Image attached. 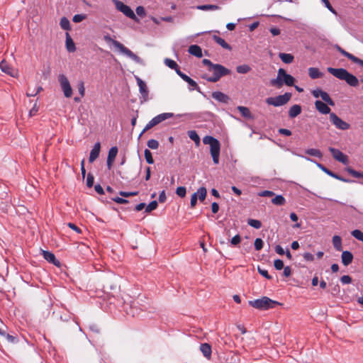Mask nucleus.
I'll use <instances>...</instances> for the list:
<instances>
[{"label": "nucleus", "instance_id": "2eb2a0df", "mask_svg": "<svg viewBox=\"0 0 363 363\" xmlns=\"http://www.w3.org/2000/svg\"><path fill=\"white\" fill-rule=\"evenodd\" d=\"M101 145L100 143H96L91 149L89 155V161L92 163L99 157L100 153Z\"/></svg>", "mask_w": 363, "mask_h": 363}, {"label": "nucleus", "instance_id": "37998d69", "mask_svg": "<svg viewBox=\"0 0 363 363\" xmlns=\"http://www.w3.org/2000/svg\"><path fill=\"white\" fill-rule=\"evenodd\" d=\"M157 207V202L156 201H153L150 202L146 207H145V212L150 213L152 211L156 209Z\"/></svg>", "mask_w": 363, "mask_h": 363}, {"label": "nucleus", "instance_id": "e433bc0d", "mask_svg": "<svg viewBox=\"0 0 363 363\" xmlns=\"http://www.w3.org/2000/svg\"><path fill=\"white\" fill-rule=\"evenodd\" d=\"M118 153V148L116 147H112L109 151L108 155V160L109 161H114L115 158Z\"/></svg>", "mask_w": 363, "mask_h": 363}, {"label": "nucleus", "instance_id": "423d86ee", "mask_svg": "<svg viewBox=\"0 0 363 363\" xmlns=\"http://www.w3.org/2000/svg\"><path fill=\"white\" fill-rule=\"evenodd\" d=\"M112 2L114 4L116 9L123 13L126 17L138 22L139 20L135 14L134 11L131 9L130 6L124 4L122 1L119 0H112Z\"/></svg>", "mask_w": 363, "mask_h": 363}, {"label": "nucleus", "instance_id": "a878e982", "mask_svg": "<svg viewBox=\"0 0 363 363\" xmlns=\"http://www.w3.org/2000/svg\"><path fill=\"white\" fill-rule=\"evenodd\" d=\"M318 166L319 167V168H320L324 172H325L327 174L330 175V177H334L335 179H337L339 180H341V181H343V182H348L347 180L345 179H342L340 177L337 176V174H335V173L332 172L331 171H330L329 169H328L326 167H323L322 164H318Z\"/></svg>", "mask_w": 363, "mask_h": 363}, {"label": "nucleus", "instance_id": "ea45409f", "mask_svg": "<svg viewBox=\"0 0 363 363\" xmlns=\"http://www.w3.org/2000/svg\"><path fill=\"white\" fill-rule=\"evenodd\" d=\"M247 224L252 228L256 229H259L262 227V223L259 220L256 219H249L247 220Z\"/></svg>", "mask_w": 363, "mask_h": 363}, {"label": "nucleus", "instance_id": "4be33fe9", "mask_svg": "<svg viewBox=\"0 0 363 363\" xmlns=\"http://www.w3.org/2000/svg\"><path fill=\"white\" fill-rule=\"evenodd\" d=\"M189 52L191 55H194L197 57H202V50L199 45H191L189 48Z\"/></svg>", "mask_w": 363, "mask_h": 363}, {"label": "nucleus", "instance_id": "774afa93", "mask_svg": "<svg viewBox=\"0 0 363 363\" xmlns=\"http://www.w3.org/2000/svg\"><path fill=\"white\" fill-rule=\"evenodd\" d=\"M323 91H322L320 89H315L312 91V94L315 98H319L320 97V95L322 94Z\"/></svg>", "mask_w": 363, "mask_h": 363}, {"label": "nucleus", "instance_id": "f704fd0d", "mask_svg": "<svg viewBox=\"0 0 363 363\" xmlns=\"http://www.w3.org/2000/svg\"><path fill=\"white\" fill-rule=\"evenodd\" d=\"M251 70V67L248 65H241L236 67V71L239 74H247Z\"/></svg>", "mask_w": 363, "mask_h": 363}, {"label": "nucleus", "instance_id": "69168bd1", "mask_svg": "<svg viewBox=\"0 0 363 363\" xmlns=\"http://www.w3.org/2000/svg\"><path fill=\"white\" fill-rule=\"evenodd\" d=\"M283 274L286 277H289L291 274V267H289V266H286V267H284Z\"/></svg>", "mask_w": 363, "mask_h": 363}, {"label": "nucleus", "instance_id": "f3484780", "mask_svg": "<svg viewBox=\"0 0 363 363\" xmlns=\"http://www.w3.org/2000/svg\"><path fill=\"white\" fill-rule=\"evenodd\" d=\"M43 257L49 262L55 264V266H60V262L55 258L53 253L48 251H43Z\"/></svg>", "mask_w": 363, "mask_h": 363}, {"label": "nucleus", "instance_id": "39448f33", "mask_svg": "<svg viewBox=\"0 0 363 363\" xmlns=\"http://www.w3.org/2000/svg\"><path fill=\"white\" fill-rule=\"evenodd\" d=\"M250 305L259 310H267L274 308L277 305H280V303L268 297L264 296L262 298L250 301Z\"/></svg>", "mask_w": 363, "mask_h": 363}, {"label": "nucleus", "instance_id": "aec40b11", "mask_svg": "<svg viewBox=\"0 0 363 363\" xmlns=\"http://www.w3.org/2000/svg\"><path fill=\"white\" fill-rule=\"evenodd\" d=\"M200 350L206 358L210 359L211 357V347L210 345L207 343L201 344L200 346Z\"/></svg>", "mask_w": 363, "mask_h": 363}, {"label": "nucleus", "instance_id": "dca6fc26", "mask_svg": "<svg viewBox=\"0 0 363 363\" xmlns=\"http://www.w3.org/2000/svg\"><path fill=\"white\" fill-rule=\"evenodd\" d=\"M212 97L219 102L228 104L230 101V97L221 91H214L212 93Z\"/></svg>", "mask_w": 363, "mask_h": 363}, {"label": "nucleus", "instance_id": "f257e3e1", "mask_svg": "<svg viewBox=\"0 0 363 363\" xmlns=\"http://www.w3.org/2000/svg\"><path fill=\"white\" fill-rule=\"evenodd\" d=\"M328 72L339 79L345 80L349 85L352 86H357L359 84L358 79L353 74H350L343 68L328 67Z\"/></svg>", "mask_w": 363, "mask_h": 363}, {"label": "nucleus", "instance_id": "c85d7f7f", "mask_svg": "<svg viewBox=\"0 0 363 363\" xmlns=\"http://www.w3.org/2000/svg\"><path fill=\"white\" fill-rule=\"evenodd\" d=\"M333 243L334 247L337 250H338V251L342 250V239L340 236L335 235L333 238Z\"/></svg>", "mask_w": 363, "mask_h": 363}, {"label": "nucleus", "instance_id": "7ed1b4c3", "mask_svg": "<svg viewBox=\"0 0 363 363\" xmlns=\"http://www.w3.org/2000/svg\"><path fill=\"white\" fill-rule=\"evenodd\" d=\"M203 144L208 145L210 146V152L213 158V161L214 164H218L220 151V142L212 136L206 135L203 138Z\"/></svg>", "mask_w": 363, "mask_h": 363}, {"label": "nucleus", "instance_id": "49530a36", "mask_svg": "<svg viewBox=\"0 0 363 363\" xmlns=\"http://www.w3.org/2000/svg\"><path fill=\"white\" fill-rule=\"evenodd\" d=\"M254 245L256 250H260L263 247V241L261 238H256Z\"/></svg>", "mask_w": 363, "mask_h": 363}, {"label": "nucleus", "instance_id": "a18cd8bd", "mask_svg": "<svg viewBox=\"0 0 363 363\" xmlns=\"http://www.w3.org/2000/svg\"><path fill=\"white\" fill-rule=\"evenodd\" d=\"M186 190L184 186H179L176 189V194L181 198H184L186 196Z\"/></svg>", "mask_w": 363, "mask_h": 363}, {"label": "nucleus", "instance_id": "338daca9", "mask_svg": "<svg viewBox=\"0 0 363 363\" xmlns=\"http://www.w3.org/2000/svg\"><path fill=\"white\" fill-rule=\"evenodd\" d=\"M67 225L71 228L73 230H74L75 232H77V233H82V230L76 225H74V223H69L67 224Z\"/></svg>", "mask_w": 363, "mask_h": 363}, {"label": "nucleus", "instance_id": "a19ab883", "mask_svg": "<svg viewBox=\"0 0 363 363\" xmlns=\"http://www.w3.org/2000/svg\"><path fill=\"white\" fill-rule=\"evenodd\" d=\"M144 155H145V160L148 164L154 163V160L152 158V153L149 150L145 149L144 151Z\"/></svg>", "mask_w": 363, "mask_h": 363}, {"label": "nucleus", "instance_id": "a211bd4d", "mask_svg": "<svg viewBox=\"0 0 363 363\" xmlns=\"http://www.w3.org/2000/svg\"><path fill=\"white\" fill-rule=\"evenodd\" d=\"M342 262L345 266L349 265L353 259L352 254L349 251H343L341 255Z\"/></svg>", "mask_w": 363, "mask_h": 363}, {"label": "nucleus", "instance_id": "6e6552de", "mask_svg": "<svg viewBox=\"0 0 363 363\" xmlns=\"http://www.w3.org/2000/svg\"><path fill=\"white\" fill-rule=\"evenodd\" d=\"M58 81L63 94L66 98H70L72 95V89L67 77L60 74L58 76Z\"/></svg>", "mask_w": 363, "mask_h": 363}, {"label": "nucleus", "instance_id": "680f3d73", "mask_svg": "<svg viewBox=\"0 0 363 363\" xmlns=\"http://www.w3.org/2000/svg\"><path fill=\"white\" fill-rule=\"evenodd\" d=\"M197 200H198V197H197V194H193L192 196H191V208H194L196 206V203H197Z\"/></svg>", "mask_w": 363, "mask_h": 363}, {"label": "nucleus", "instance_id": "6e6d98bb", "mask_svg": "<svg viewBox=\"0 0 363 363\" xmlns=\"http://www.w3.org/2000/svg\"><path fill=\"white\" fill-rule=\"evenodd\" d=\"M94 177L91 174H88L86 178V185L88 187H91L94 184Z\"/></svg>", "mask_w": 363, "mask_h": 363}, {"label": "nucleus", "instance_id": "4c0bfd02", "mask_svg": "<svg viewBox=\"0 0 363 363\" xmlns=\"http://www.w3.org/2000/svg\"><path fill=\"white\" fill-rule=\"evenodd\" d=\"M306 154L313 156V157H319V158H320L322 157L321 152L318 149H314V148L308 149V150H306Z\"/></svg>", "mask_w": 363, "mask_h": 363}, {"label": "nucleus", "instance_id": "4d7b16f0", "mask_svg": "<svg viewBox=\"0 0 363 363\" xmlns=\"http://www.w3.org/2000/svg\"><path fill=\"white\" fill-rule=\"evenodd\" d=\"M203 78L206 79L207 81L211 82H216L220 79L219 76H216L214 74H213V76L209 77L203 76Z\"/></svg>", "mask_w": 363, "mask_h": 363}, {"label": "nucleus", "instance_id": "473e14b6", "mask_svg": "<svg viewBox=\"0 0 363 363\" xmlns=\"http://www.w3.org/2000/svg\"><path fill=\"white\" fill-rule=\"evenodd\" d=\"M60 25L63 30H69L71 29L69 21L66 17L60 19Z\"/></svg>", "mask_w": 363, "mask_h": 363}, {"label": "nucleus", "instance_id": "052dcab7", "mask_svg": "<svg viewBox=\"0 0 363 363\" xmlns=\"http://www.w3.org/2000/svg\"><path fill=\"white\" fill-rule=\"evenodd\" d=\"M347 58H349L350 60H351L352 62L357 63V64H359L361 65L362 62H363V60L357 58V57L352 55V54H349Z\"/></svg>", "mask_w": 363, "mask_h": 363}, {"label": "nucleus", "instance_id": "1a4fd4ad", "mask_svg": "<svg viewBox=\"0 0 363 363\" xmlns=\"http://www.w3.org/2000/svg\"><path fill=\"white\" fill-rule=\"evenodd\" d=\"M330 121L335 127L341 130H346L350 128V125L342 120L336 113H331L329 116Z\"/></svg>", "mask_w": 363, "mask_h": 363}, {"label": "nucleus", "instance_id": "20e7f679", "mask_svg": "<svg viewBox=\"0 0 363 363\" xmlns=\"http://www.w3.org/2000/svg\"><path fill=\"white\" fill-rule=\"evenodd\" d=\"M294 81L295 79L291 75L287 74L284 69L280 68L278 70L277 78L272 79L270 84L272 86L280 88L284 84L292 86Z\"/></svg>", "mask_w": 363, "mask_h": 363}, {"label": "nucleus", "instance_id": "5fc2aeb1", "mask_svg": "<svg viewBox=\"0 0 363 363\" xmlns=\"http://www.w3.org/2000/svg\"><path fill=\"white\" fill-rule=\"evenodd\" d=\"M340 281L343 284H348L352 282V278L348 275H344L341 277Z\"/></svg>", "mask_w": 363, "mask_h": 363}, {"label": "nucleus", "instance_id": "de8ad7c7", "mask_svg": "<svg viewBox=\"0 0 363 363\" xmlns=\"http://www.w3.org/2000/svg\"><path fill=\"white\" fill-rule=\"evenodd\" d=\"M258 272L267 279H271L272 277L269 274L267 269H262L259 267L257 268Z\"/></svg>", "mask_w": 363, "mask_h": 363}, {"label": "nucleus", "instance_id": "09e8293b", "mask_svg": "<svg viewBox=\"0 0 363 363\" xmlns=\"http://www.w3.org/2000/svg\"><path fill=\"white\" fill-rule=\"evenodd\" d=\"M186 82L189 84V86L192 87V89H194L197 90L199 92H201L200 90V88L198 86L196 82L193 80L191 78H189V80L186 81Z\"/></svg>", "mask_w": 363, "mask_h": 363}, {"label": "nucleus", "instance_id": "c03bdc74", "mask_svg": "<svg viewBox=\"0 0 363 363\" xmlns=\"http://www.w3.org/2000/svg\"><path fill=\"white\" fill-rule=\"evenodd\" d=\"M164 64L169 68L174 69H175L178 67L176 62H174V60H172L171 59H168V58L164 60Z\"/></svg>", "mask_w": 363, "mask_h": 363}, {"label": "nucleus", "instance_id": "b1692460", "mask_svg": "<svg viewBox=\"0 0 363 363\" xmlns=\"http://www.w3.org/2000/svg\"><path fill=\"white\" fill-rule=\"evenodd\" d=\"M196 9L201 11H216L220 9V7L217 5L206 4L197 6Z\"/></svg>", "mask_w": 363, "mask_h": 363}, {"label": "nucleus", "instance_id": "79ce46f5", "mask_svg": "<svg viewBox=\"0 0 363 363\" xmlns=\"http://www.w3.org/2000/svg\"><path fill=\"white\" fill-rule=\"evenodd\" d=\"M147 146L149 148L152 150H156L159 147V143L157 140L151 139L147 141Z\"/></svg>", "mask_w": 363, "mask_h": 363}, {"label": "nucleus", "instance_id": "6ab92c4d", "mask_svg": "<svg viewBox=\"0 0 363 363\" xmlns=\"http://www.w3.org/2000/svg\"><path fill=\"white\" fill-rule=\"evenodd\" d=\"M65 45L67 50L70 52L76 50L75 44L68 33H66Z\"/></svg>", "mask_w": 363, "mask_h": 363}, {"label": "nucleus", "instance_id": "393cba45", "mask_svg": "<svg viewBox=\"0 0 363 363\" xmlns=\"http://www.w3.org/2000/svg\"><path fill=\"white\" fill-rule=\"evenodd\" d=\"M279 57L282 60V62L286 64H290L294 60V56L291 54L281 52L279 53Z\"/></svg>", "mask_w": 363, "mask_h": 363}, {"label": "nucleus", "instance_id": "c9c22d12", "mask_svg": "<svg viewBox=\"0 0 363 363\" xmlns=\"http://www.w3.org/2000/svg\"><path fill=\"white\" fill-rule=\"evenodd\" d=\"M320 98L323 99V101L324 102H325L328 105H330V106L335 105L334 101L331 99L330 96H329V94L327 92L323 91L322 94L320 95Z\"/></svg>", "mask_w": 363, "mask_h": 363}, {"label": "nucleus", "instance_id": "c756f323", "mask_svg": "<svg viewBox=\"0 0 363 363\" xmlns=\"http://www.w3.org/2000/svg\"><path fill=\"white\" fill-rule=\"evenodd\" d=\"M272 202L273 204L277 206H282L285 204L286 199L281 195H277L274 198L272 199Z\"/></svg>", "mask_w": 363, "mask_h": 363}, {"label": "nucleus", "instance_id": "603ef678", "mask_svg": "<svg viewBox=\"0 0 363 363\" xmlns=\"http://www.w3.org/2000/svg\"><path fill=\"white\" fill-rule=\"evenodd\" d=\"M274 195V193L273 191H268V190L260 191L258 194V196H263V197H267V196L269 197V196H272Z\"/></svg>", "mask_w": 363, "mask_h": 363}, {"label": "nucleus", "instance_id": "bf43d9fd", "mask_svg": "<svg viewBox=\"0 0 363 363\" xmlns=\"http://www.w3.org/2000/svg\"><path fill=\"white\" fill-rule=\"evenodd\" d=\"M135 11H136V13L138 15V16H145V9L143 6H139L136 8L135 9Z\"/></svg>", "mask_w": 363, "mask_h": 363}, {"label": "nucleus", "instance_id": "58836bf2", "mask_svg": "<svg viewBox=\"0 0 363 363\" xmlns=\"http://www.w3.org/2000/svg\"><path fill=\"white\" fill-rule=\"evenodd\" d=\"M347 172L351 174L352 176H353L355 178H362L363 179V172H357L353 169H352L351 167H348L347 168Z\"/></svg>", "mask_w": 363, "mask_h": 363}, {"label": "nucleus", "instance_id": "7c9ffc66", "mask_svg": "<svg viewBox=\"0 0 363 363\" xmlns=\"http://www.w3.org/2000/svg\"><path fill=\"white\" fill-rule=\"evenodd\" d=\"M174 116V113H163L156 116V118L157 119L158 123H161L167 119L171 118Z\"/></svg>", "mask_w": 363, "mask_h": 363}, {"label": "nucleus", "instance_id": "2f4dec72", "mask_svg": "<svg viewBox=\"0 0 363 363\" xmlns=\"http://www.w3.org/2000/svg\"><path fill=\"white\" fill-rule=\"evenodd\" d=\"M195 194H197V197L201 201H203L206 199L207 191L205 187H200Z\"/></svg>", "mask_w": 363, "mask_h": 363}, {"label": "nucleus", "instance_id": "4468645a", "mask_svg": "<svg viewBox=\"0 0 363 363\" xmlns=\"http://www.w3.org/2000/svg\"><path fill=\"white\" fill-rule=\"evenodd\" d=\"M315 108L320 113H323V114H330L331 113H330V108L328 106V104H326L325 103L320 101V100H317L315 102Z\"/></svg>", "mask_w": 363, "mask_h": 363}, {"label": "nucleus", "instance_id": "ddd939ff", "mask_svg": "<svg viewBox=\"0 0 363 363\" xmlns=\"http://www.w3.org/2000/svg\"><path fill=\"white\" fill-rule=\"evenodd\" d=\"M211 72H213L216 76H219L220 78L230 73V71L228 69L219 64H215L212 67Z\"/></svg>", "mask_w": 363, "mask_h": 363}, {"label": "nucleus", "instance_id": "0e129e2a", "mask_svg": "<svg viewBox=\"0 0 363 363\" xmlns=\"http://www.w3.org/2000/svg\"><path fill=\"white\" fill-rule=\"evenodd\" d=\"M325 6V7L330 11L332 12L333 14H337V12L332 7L331 4H330L329 1L328 0L327 1L324 2L323 3Z\"/></svg>", "mask_w": 363, "mask_h": 363}, {"label": "nucleus", "instance_id": "72a5a7b5", "mask_svg": "<svg viewBox=\"0 0 363 363\" xmlns=\"http://www.w3.org/2000/svg\"><path fill=\"white\" fill-rule=\"evenodd\" d=\"M188 135H189V137L190 138L191 140H192L193 141L195 142V143H196V145L197 146L199 145V144H200V138H199V136L198 135V134L196 133V131H194V130L189 131Z\"/></svg>", "mask_w": 363, "mask_h": 363}, {"label": "nucleus", "instance_id": "8fccbe9b", "mask_svg": "<svg viewBox=\"0 0 363 363\" xmlns=\"http://www.w3.org/2000/svg\"><path fill=\"white\" fill-rule=\"evenodd\" d=\"M274 266L276 269L281 270V269L284 268V262L281 259H276L274 262Z\"/></svg>", "mask_w": 363, "mask_h": 363}, {"label": "nucleus", "instance_id": "13d9d810", "mask_svg": "<svg viewBox=\"0 0 363 363\" xmlns=\"http://www.w3.org/2000/svg\"><path fill=\"white\" fill-rule=\"evenodd\" d=\"M240 241H241V238H240V235H236L231 239L230 243L233 245H237L240 242Z\"/></svg>", "mask_w": 363, "mask_h": 363}, {"label": "nucleus", "instance_id": "bb28decb", "mask_svg": "<svg viewBox=\"0 0 363 363\" xmlns=\"http://www.w3.org/2000/svg\"><path fill=\"white\" fill-rule=\"evenodd\" d=\"M237 108L240 112V113L242 115V116H244L245 118H252L251 112L247 107L239 106H238Z\"/></svg>", "mask_w": 363, "mask_h": 363}, {"label": "nucleus", "instance_id": "9d476101", "mask_svg": "<svg viewBox=\"0 0 363 363\" xmlns=\"http://www.w3.org/2000/svg\"><path fill=\"white\" fill-rule=\"evenodd\" d=\"M329 151L333 155V157L338 162L345 164L348 163L347 156L343 154L340 150L333 147H329Z\"/></svg>", "mask_w": 363, "mask_h": 363}, {"label": "nucleus", "instance_id": "f03ea898", "mask_svg": "<svg viewBox=\"0 0 363 363\" xmlns=\"http://www.w3.org/2000/svg\"><path fill=\"white\" fill-rule=\"evenodd\" d=\"M104 39L107 42H111L113 45L123 55H125L135 63L144 65L145 62L142 58L138 57L137 55L133 53L130 50L126 48L124 45H123L119 41L112 39L110 36H105Z\"/></svg>", "mask_w": 363, "mask_h": 363}, {"label": "nucleus", "instance_id": "0eeeda50", "mask_svg": "<svg viewBox=\"0 0 363 363\" xmlns=\"http://www.w3.org/2000/svg\"><path fill=\"white\" fill-rule=\"evenodd\" d=\"M290 93H285L276 97H269L266 99V103L274 106H281L286 104L291 99Z\"/></svg>", "mask_w": 363, "mask_h": 363}, {"label": "nucleus", "instance_id": "412c9836", "mask_svg": "<svg viewBox=\"0 0 363 363\" xmlns=\"http://www.w3.org/2000/svg\"><path fill=\"white\" fill-rule=\"evenodd\" d=\"M301 113V107L300 105H293L289 110V116L293 118L298 116Z\"/></svg>", "mask_w": 363, "mask_h": 363}, {"label": "nucleus", "instance_id": "e2e57ef3", "mask_svg": "<svg viewBox=\"0 0 363 363\" xmlns=\"http://www.w3.org/2000/svg\"><path fill=\"white\" fill-rule=\"evenodd\" d=\"M78 90H79V93L81 95V96L83 97L85 94V88H84L83 82H81L79 84Z\"/></svg>", "mask_w": 363, "mask_h": 363}, {"label": "nucleus", "instance_id": "cd10ccee", "mask_svg": "<svg viewBox=\"0 0 363 363\" xmlns=\"http://www.w3.org/2000/svg\"><path fill=\"white\" fill-rule=\"evenodd\" d=\"M213 40L218 44L220 45L222 48H225V49H227V50H230L231 48L230 46L225 41L224 39L217 36V35H214L213 37Z\"/></svg>", "mask_w": 363, "mask_h": 363}, {"label": "nucleus", "instance_id": "9b49d317", "mask_svg": "<svg viewBox=\"0 0 363 363\" xmlns=\"http://www.w3.org/2000/svg\"><path fill=\"white\" fill-rule=\"evenodd\" d=\"M135 78L137 84L139 86V91L142 96V99L144 101H145L148 99L147 86L146 84L145 83V82H143L140 77H138V76H135Z\"/></svg>", "mask_w": 363, "mask_h": 363}, {"label": "nucleus", "instance_id": "5701e85b", "mask_svg": "<svg viewBox=\"0 0 363 363\" xmlns=\"http://www.w3.org/2000/svg\"><path fill=\"white\" fill-rule=\"evenodd\" d=\"M308 75L313 79H318L323 76V74L316 67H310L308 69Z\"/></svg>", "mask_w": 363, "mask_h": 363}, {"label": "nucleus", "instance_id": "f8f14e48", "mask_svg": "<svg viewBox=\"0 0 363 363\" xmlns=\"http://www.w3.org/2000/svg\"><path fill=\"white\" fill-rule=\"evenodd\" d=\"M0 69L3 72L13 77L18 76V70L11 67L9 63L4 60L0 62Z\"/></svg>", "mask_w": 363, "mask_h": 363}, {"label": "nucleus", "instance_id": "3c124183", "mask_svg": "<svg viewBox=\"0 0 363 363\" xmlns=\"http://www.w3.org/2000/svg\"><path fill=\"white\" fill-rule=\"evenodd\" d=\"M86 18V16L84 14H76L74 16L72 20L74 23L82 22Z\"/></svg>", "mask_w": 363, "mask_h": 363}, {"label": "nucleus", "instance_id": "864d4df0", "mask_svg": "<svg viewBox=\"0 0 363 363\" xmlns=\"http://www.w3.org/2000/svg\"><path fill=\"white\" fill-rule=\"evenodd\" d=\"M42 89H43L41 86H38L36 91H30L29 89L26 94L28 96H34L38 94Z\"/></svg>", "mask_w": 363, "mask_h": 363}]
</instances>
